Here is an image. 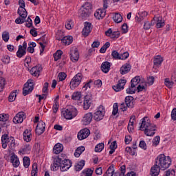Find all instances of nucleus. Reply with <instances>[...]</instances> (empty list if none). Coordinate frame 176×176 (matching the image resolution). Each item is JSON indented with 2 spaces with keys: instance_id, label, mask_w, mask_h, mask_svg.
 <instances>
[{
  "instance_id": "obj_1",
  "label": "nucleus",
  "mask_w": 176,
  "mask_h": 176,
  "mask_svg": "<svg viewBox=\"0 0 176 176\" xmlns=\"http://www.w3.org/2000/svg\"><path fill=\"white\" fill-rule=\"evenodd\" d=\"M140 130L144 131V134L147 137H153L155 134V131H156V125L151 122L148 117H144L142 119Z\"/></svg>"
},
{
  "instance_id": "obj_2",
  "label": "nucleus",
  "mask_w": 176,
  "mask_h": 176,
  "mask_svg": "<svg viewBox=\"0 0 176 176\" xmlns=\"http://www.w3.org/2000/svg\"><path fill=\"white\" fill-rule=\"evenodd\" d=\"M155 163L161 168L162 171H164L171 166V157L166 156L164 154H160L155 158Z\"/></svg>"
},
{
  "instance_id": "obj_3",
  "label": "nucleus",
  "mask_w": 176,
  "mask_h": 176,
  "mask_svg": "<svg viewBox=\"0 0 176 176\" xmlns=\"http://www.w3.org/2000/svg\"><path fill=\"white\" fill-rule=\"evenodd\" d=\"M62 115L68 120L74 119L78 115V110L73 106H69L67 109L62 111Z\"/></svg>"
},
{
  "instance_id": "obj_4",
  "label": "nucleus",
  "mask_w": 176,
  "mask_h": 176,
  "mask_svg": "<svg viewBox=\"0 0 176 176\" xmlns=\"http://www.w3.org/2000/svg\"><path fill=\"white\" fill-rule=\"evenodd\" d=\"M91 11V4L90 3H85L78 10V14L82 20H86L90 16Z\"/></svg>"
},
{
  "instance_id": "obj_5",
  "label": "nucleus",
  "mask_w": 176,
  "mask_h": 176,
  "mask_svg": "<svg viewBox=\"0 0 176 176\" xmlns=\"http://www.w3.org/2000/svg\"><path fill=\"white\" fill-rule=\"evenodd\" d=\"M82 79H83V75L81 73H78L76 76L70 81V89L71 90H74L76 89L80 82H82Z\"/></svg>"
},
{
  "instance_id": "obj_6",
  "label": "nucleus",
  "mask_w": 176,
  "mask_h": 176,
  "mask_svg": "<svg viewBox=\"0 0 176 176\" xmlns=\"http://www.w3.org/2000/svg\"><path fill=\"white\" fill-rule=\"evenodd\" d=\"M34 86L35 83H34V80L29 79L23 88V96H28V94H30V93L34 90Z\"/></svg>"
},
{
  "instance_id": "obj_7",
  "label": "nucleus",
  "mask_w": 176,
  "mask_h": 176,
  "mask_svg": "<svg viewBox=\"0 0 176 176\" xmlns=\"http://www.w3.org/2000/svg\"><path fill=\"white\" fill-rule=\"evenodd\" d=\"M105 116V108L104 106L100 105L99 108H98L97 111L94 113V118L96 122H100V120H102L104 117Z\"/></svg>"
},
{
  "instance_id": "obj_8",
  "label": "nucleus",
  "mask_w": 176,
  "mask_h": 176,
  "mask_svg": "<svg viewBox=\"0 0 176 176\" xmlns=\"http://www.w3.org/2000/svg\"><path fill=\"white\" fill-rule=\"evenodd\" d=\"M69 56L71 61L76 63L79 60V51L76 47H72L70 48Z\"/></svg>"
},
{
  "instance_id": "obj_9",
  "label": "nucleus",
  "mask_w": 176,
  "mask_h": 176,
  "mask_svg": "<svg viewBox=\"0 0 176 176\" xmlns=\"http://www.w3.org/2000/svg\"><path fill=\"white\" fill-rule=\"evenodd\" d=\"M89 135H90V130L85 128L78 132L77 137L80 141H82V140L87 138Z\"/></svg>"
},
{
  "instance_id": "obj_10",
  "label": "nucleus",
  "mask_w": 176,
  "mask_h": 176,
  "mask_svg": "<svg viewBox=\"0 0 176 176\" xmlns=\"http://www.w3.org/2000/svg\"><path fill=\"white\" fill-rule=\"evenodd\" d=\"M46 129V124L43 121H39L36 127V134L41 135L45 133Z\"/></svg>"
},
{
  "instance_id": "obj_11",
  "label": "nucleus",
  "mask_w": 176,
  "mask_h": 176,
  "mask_svg": "<svg viewBox=\"0 0 176 176\" xmlns=\"http://www.w3.org/2000/svg\"><path fill=\"white\" fill-rule=\"evenodd\" d=\"M41 71H42V66L38 65L32 67V69L30 70V74L32 76L38 78L39 75H41Z\"/></svg>"
},
{
  "instance_id": "obj_12",
  "label": "nucleus",
  "mask_w": 176,
  "mask_h": 176,
  "mask_svg": "<svg viewBox=\"0 0 176 176\" xmlns=\"http://www.w3.org/2000/svg\"><path fill=\"white\" fill-rule=\"evenodd\" d=\"M127 82V80H119L117 85H113L112 87L113 90H115L116 92L121 91V90H123L124 89V86L126 85V83Z\"/></svg>"
},
{
  "instance_id": "obj_13",
  "label": "nucleus",
  "mask_w": 176,
  "mask_h": 176,
  "mask_svg": "<svg viewBox=\"0 0 176 176\" xmlns=\"http://www.w3.org/2000/svg\"><path fill=\"white\" fill-rule=\"evenodd\" d=\"M93 98L90 95H86L84 98L83 108L85 111H87L91 105Z\"/></svg>"
},
{
  "instance_id": "obj_14",
  "label": "nucleus",
  "mask_w": 176,
  "mask_h": 176,
  "mask_svg": "<svg viewBox=\"0 0 176 176\" xmlns=\"http://www.w3.org/2000/svg\"><path fill=\"white\" fill-rule=\"evenodd\" d=\"M24 118H25V113L21 111L19 112L13 118V122L15 124L17 123H23L24 120Z\"/></svg>"
},
{
  "instance_id": "obj_15",
  "label": "nucleus",
  "mask_w": 176,
  "mask_h": 176,
  "mask_svg": "<svg viewBox=\"0 0 176 176\" xmlns=\"http://www.w3.org/2000/svg\"><path fill=\"white\" fill-rule=\"evenodd\" d=\"M63 159L60 158L59 157H56L54 158V162L52 165V167L53 168V171H57L58 168H61V164H62Z\"/></svg>"
},
{
  "instance_id": "obj_16",
  "label": "nucleus",
  "mask_w": 176,
  "mask_h": 176,
  "mask_svg": "<svg viewBox=\"0 0 176 176\" xmlns=\"http://www.w3.org/2000/svg\"><path fill=\"white\" fill-rule=\"evenodd\" d=\"M90 32H91V23L85 22L84 23V28L82 29V34L84 36H89Z\"/></svg>"
},
{
  "instance_id": "obj_17",
  "label": "nucleus",
  "mask_w": 176,
  "mask_h": 176,
  "mask_svg": "<svg viewBox=\"0 0 176 176\" xmlns=\"http://www.w3.org/2000/svg\"><path fill=\"white\" fill-rule=\"evenodd\" d=\"M160 170H162V168L158 166L157 164L155 163L150 170V175L159 176V174H160Z\"/></svg>"
},
{
  "instance_id": "obj_18",
  "label": "nucleus",
  "mask_w": 176,
  "mask_h": 176,
  "mask_svg": "<svg viewBox=\"0 0 176 176\" xmlns=\"http://www.w3.org/2000/svg\"><path fill=\"white\" fill-rule=\"evenodd\" d=\"M91 120H93V113H87L83 116L82 122L83 124L87 126V124H90V123H91Z\"/></svg>"
},
{
  "instance_id": "obj_19",
  "label": "nucleus",
  "mask_w": 176,
  "mask_h": 176,
  "mask_svg": "<svg viewBox=\"0 0 176 176\" xmlns=\"http://www.w3.org/2000/svg\"><path fill=\"white\" fill-rule=\"evenodd\" d=\"M56 39L58 41H62L63 45H65L67 46H68V45H71V43H72V42H74V37H72V36H66L65 37H63V38H58L56 37Z\"/></svg>"
},
{
  "instance_id": "obj_20",
  "label": "nucleus",
  "mask_w": 176,
  "mask_h": 176,
  "mask_svg": "<svg viewBox=\"0 0 176 176\" xmlns=\"http://www.w3.org/2000/svg\"><path fill=\"white\" fill-rule=\"evenodd\" d=\"M71 166H72V163L71 162V160H62L60 170L61 171H67V170H69L71 168Z\"/></svg>"
},
{
  "instance_id": "obj_21",
  "label": "nucleus",
  "mask_w": 176,
  "mask_h": 176,
  "mask_svg": "<svg viewBox=\"0 0 176 176\" xmlns=\"http://www.w3.org/2000/svg\"><path fill=\"white\" fill-rule=\"evenodd\" d=\"M131 69V65L126 63L120 67V72L121 75H126L129 74Z\"/></svg>"
},
{
  "instance_id": "obj_22",
  "label": "nucleus",
  "mask_w": 176,
  "mask_h": 176,
  "mask_svg": "<svg viewBox=\"0 0 176 176\" xmlns=\"http://www.w3.org/2000/svg\"><path fill=\"white\" fill-rule=\"evenodd\" d=\"M146 16H148V12L146 11L139 12L138 14L135 16V20L137 23H141Z\"/></svg>"
},
{
  "instance_id": "obj_23",
  "label": "nucleus",
  "mask_w": 176,
  "mask_h": 176,
  "mask_svg": "<svg viewBox=\"0 0 176 176\" xmlns=\"http://www.w3.org/2000/svg\"><path fill=\"white\" fill-rule=\"evenodd\" d=\"M10 138H9L8 134H4L1 137V144H2V148L3 149H6L8 148V145L9 144V140Z\"/></svg>"
},
{
  "instance_id": "obj_24",
  "label": "nucleus",
  "mask_w": 176,
  "mask_h": 176,
  "mask_svg": "<svg viewBox=\"0 0 176 176\" xmlns=\"http://www.w3.org/2000/svg\"><path fill=\"white\" fill-rule=\"evenodd\" d=\"M124 102L129 108H134V98L133 96H126L124 99Z\"/></svg>"
},
{
  "instance_id": "obj_25",
  "label": "nucleus",
  "mask_w": 176,
  "mask_h": 176,
  "mask_svg": "<svg viewBox=\"0 0 176 176\" xmlns=\"http://www.w3.org/2000/svg\"><path fill=\"white\" fill-rule=\"evenodd\" d=\"M106 13H107L106 10L98 9L95 12L94 16L96 19H98V20H100V19H103L105 17Z\"/></svg>"
},
{
  "instance_id": "obj_26",
  "label": "nucleus",
  "mask_w": 176,
  "mask_h": 176,
  "mask_svg": "<svg viewBox=\"0 0 176 176\" xmlns=\"http://www.w3.org/2000/svg\"><path fill=\"white\" fill-rule=\"evenodd\" d=\"M101 69L104 74H108L109 69H111V63L105 61L101 65Z\"/></svg>"
},
{
  "instance_id": "obj_27",
  "label": "nucleus",
  "mask_w": 176,
  "mask_h": 176,
  "mask_svg": "<svg viewBox=\"0 0 176 176\" xmlns=\"http://www.w3.org/2000/svg\"><path fill=\"white\" fill-rule=\"evenodd\" d=\"M9 119V116L8 114H0V122H3V124H0V129L2 127H6V122Z\"/></svg>"
},
{
  "instance_id": "obj_28",
  "label": "nucleus",
  "mask_w": 176,
  "mask_h": 176,
  "mask_svg": "<svg viewBox=\"0 0 176 176\" xmlns=\"http://www.w3.org/2000/svg\"><path fill=\"white\" fill-rule=\"evenodd\" d=\"M64 149V147L62 144L58 143L53 148V152L55 155H58L61 153Z\"/></svg>"
},
{
  "instance_id": "obj_29",
  "label": "nucleus",
  "mask_w": 176,
  "mask_h": 176,
  "mask_svg": "<svg viewBox=\"0 0 176 176\" xmlns=\"http://www.w3.org/2000/svg\"><path fill=\"white\" fill-rule=\"evenodd\" d=\"M11 163H12L13 167L17 168L20 166V160L16 155H12L10 157Z\"/></svg>"
},
{
  "instance_id": "obj_30",
  "label": "nucleus",
  "mask_w": 176,
  "mask_h": 176,
  "mask_svg": "<svg viewBox=\"0 0 176 176\" xmlns=\"http://www.w3.org/2000/svg\"><path fill=\"white\" fill-rule=\"evenodd\" d=\"M32 137V133H31V130L26 129L23 132V140L26 142H30Z\"/></svg>"
},
{
  "instance_id": "obj_31",
  "label": "nucleus",
  "mask_w": 176,
  "mask_h": 176,
  "mask_svg": "<svg viewBox=\"0 0 176 176\" xmlns=\"http://www.w3.org/2000/svg\"><path fill=\"white\" fill-rule=\"evenodd\" d=\"M25 54H27V50L23 49V47H21V45H19L18 51L16 52V56L19 58H21V57H23V56H25Z\"/></svg>"
},
{
  "instance_id": "obj_32",
  "label": "nucleus",
  "mask_w": 176,
  "mask_h": 176,
  "mask_svg": "<svg viewBox=\"0 0 176 176\" xmlns=\"http://www.w3.org/2000/svg\"><path fill=\"white\" fill-rule=\"evenodd\" d=\"M85 164H86V161L82 160L80 162H78L77 164L75 165V170L76 171H80L85 167Z\"/></svg>"
},
{
  "instance_id": "obj_33",
  "label": "nucleus",
  "mask_w": 176,
  "mask_h": 176,
  "mask_svg": "<svg viewBox=\"0 0 176 176\" xmlns=\"http://www.w3.org/2000/svg\"><path fill=\"white\" fill-rule=\"evenodd\" d=\"M17 12L21 19H27V16H28V13L27 12V10H25V8H19Z\"/></svg>"
},
{
  "instance_id": "obj_34",
  "label": "nucleus",
  "mask_w": 176,
  "mask_h": 176,
  "mask_svg": "<svg viewBox=\"0 0 176 176\" xmlns=\"http://www.w3.org/2000/svg\"><path fill=\"white\" fill-rule=\"evenodd\" d=\"M163 63V58L161 56L158 55L154 58L153 64L156 67H160Z\"/></svg>"
},
{
  "instance_id": "obj_35",
  "label": "nucleus",
  "mask_w": 176,
  "mask_h": 176,
  "mask_svg": "<svg viewBox=\"0 0 176 176\" xmlns=\"http://www.w3.org/2000/svg\"><path fill=\"white\" fill-rule=\"evenodd\" d=\"M17 94H19V91H17V89L11 92L8 97V101L10 102H13V101H14V100H16V97H17Z\"/></svg>"
},
{
  "instance_id": "obj_36",
  "label": "nucleus",
  "mask_w": 176,
  "mask_h": 176,
  "mask_svg": "<svg viewBox=\"0 0 176 176\" xmlns=\"http://www.w3.org/2000/svg\"><path fill=\"white\" fill-rule=\"evenodd\" d=\"M83 152H85V146H79L76 149V151L74 153V156L76 157H79L80 155L83 153Z\"/></svg>"
},
{
  "instance_id": "obj_37",
  "label": "nucleus",
  "mask_w": 176,
  "mask_h": 176,
  "mask_svg": "<svg viewBox=\"0 0 176 176\" xmlns=\"http://www.w3.org/2000/svg\"><path fill=\"white\" fill-rule=\"evenodd\" d=\"M140 82H141V78L140 76H135L131 80V85L132 87H135V86H137Z\"/></svg>"
},
{
  "instance_id": "obj_38",
  "label": "nucleus",
  "mask_w": 176,
  "mask_h": 176,
  "mask_svg": "<svg viewBox=\"0 0 176 176\" xmlns=\"http://www.w3.org/2000/svg\"><path fill=\"white\" fill-rule=\"evenodd\" d=\"M8 146L11 150H12L14 148V146H16V140H14V138L10 137Z\"/></svg>"
},
{
  "instance_id": "obj_39",
  "label": "nucleus",
  "mask_w": 176,
  "mask_h": 176,
  "mask_svg": "<svg viewBox=\"0 0 176 176\" xmlns=\"http://www.w3.org/2000/svg\"><path fill=\"white\" fill-rule=\"evenodd\" d=\"M82 98V94L80 92H74L72 96V99L75 101H80Z\"/></svg>"
},
{
  "instance_id": "obj_40",
  "label": "nucleus",
  "mask_w": 176,
  "mask_h": 176,
  "mask_svg": "<svg viewBox=\"0 0 176 176\" xmlns=\"http://www.w3.org/2000/svg\"><path fill=\"white\" fill-rule=\"evenodd\" d=\"M5 86H6V80L3 77H0V93L3 91Z\"/></svg>"
},
{
  "instance_id": "obj_41",
  "label": "nucleus",
  "mask_w": 176,
  "mask_h": 176,
  "mask_svg": "<svg viewBox=\"0 0 176 176\" xmlns=\"http://www.w3.org/2000/svg\"><path fill=\"white\" fill-rule=\"evenodd\" d=\"M31 175L32 176H38V164H36V163L33 164Z\"/></svg>"
},
{
  "instance_id": "obj_42",
  "label": "nucleus",
  "mask_w": 176,
  "mask_h": 176,
  "mask_svg": "<svg viewBox=\"0 0 176 176\" xmlns=\"http://www.w3.org/2000/svg\"><path fill=\"white\" fill-rule=\"evenodd\" d=\"M61 56H63V51L58 50L56 53L54 54V61H58L60 58H61Z\"/></svg>"
},
{
  "instance_id": "obj_43",
  "label": "nucleus",
  "mask_w": 176,
  "mask_h": 176,
  "mask_svg": "<svg viewBox=\"0 0 176 176\" xmlns=\"http://www.w3.org/2000/svg\"><path fill=\"white\" fill-rule=\"evenodd\" d=\"M31 151V145L26 144L24 147L20 151L21 153L23 155H25V153H28Z\"/></svg>"
},
{
  "instance_id": "obj_44",
  "label": "nucleus",
  "mask_w": 176,
  "mask_h": 176,
  "mask_svg": "<svg viewBox=\"0 0 176 176\" xmlns=\"http://www.w3.org/2000/svg\"><path fill=\"white\" fill-rule=\"evenodd\" d=\"M113 19L115 23H122V21L123 20V17H122V15L118 13L116 14Z\"/></svg>"
},
{
  "instance_id": "obj_45",
  "label": "nucleus",
  "mask_w": 176,
  "mask_h": 176,
  "mask_svg": "<svg viewBox=\"0 0 176 176\" xmlns=\"http://www.w3.org/2000/svg\"><path fill=\"white\" fill-rule=\"evenodd\" d=\"M104 143H99L95 146V152H102L104 149Z\"/></svg>"
},
{
  "instance_id": "obj_46",
  "label": "nucleus",
  "mask_w": 176,
  "mask_h": 176,
  "mask_svg": "<svg viewBox=\"0 0 176 176\" xmlns=\"http://www.w3.org/2000/svg\"><path fill=\"white\" fill-rule=\"evenodd\" d=\"M118 112H119V104L118 103H114L113 106L112 115L115 116L118 114Z\"/></svg>"
},
{
  "instance_id": "obj_47",
  "label": "nucleus",
  "mask_w": 176,
  "mask_h": 176,
  "mask_svg": "<svg viewBox=\"0 0 176 176\" xmlns=\"http://www.w3.org/2000/svg\"><path fill=\"white\" fill-rule=\"evenodd\" d=\"M23 160L24 167L25 168H28L30 167V157H24Z\"/></svg>"
},
{
  "instance_id": "obj_48",
  "label": "nucleus",
  "mask_w": 176,
  "mask_h": 176,
  "mask_svg": "<svg viewBox=\"0 0 176 176\" xmlns=\"http://www.w3.org/2000/svg\"><path fill=\"white\" fill-rule=\"evenodd\" d=\"M93 170L90 168H87L82 170V174H84L85 176H93Z\"/></svg>"
},
{
  "instance_id": "obj_49",
  "label": "nucleus",
  "mask_w": 176,
  "mask_h": 176,
  "mask_svg": "<svg viewBox=\"0 0 176 176\" xmlns=\"http://www.w3.org/2000/svg\"><path fill=\"white\" fill-rule=\"evenodd\" d=\"M153 146H157L160 144V136H155L152 141Z\"/></svg>"
},
{
  "instance_id": "obj_50",
  "label": "nucleus",
  "mask_w": 176,
  "mask_h": 176,
  "mask_svg": "<svg viewBox=\"0 0 176 176\" xmlns=\"http://www.w3.org/2000/svg\"><path fill=\"white\" fill-rule=\"evenodd\" d=\"M111 56L114 60H120V54L116 50H113L111 53Z\"/></svg>"
},
{
  "instance_id": "obj_51",
  "label": "nucleus",
  "mask_w": 176,
  "mask_h": 176,
  "mask_svg": "<svg viewBox=\"0 0 176 176\" xmlns=\"http://www.w3.org/2000/svg\"><path fill=\"white\" fill-rule=\"evenodd\" d=\"M164 83L166 87H168V89H171V87H173V85H174V82L170 81V78H166Z\"/></svg>"
},
{
  "instance_id": "obj_52",
  "label": "nucleus",
  "mask_w": 176,
  "mask_h": 176,
  "mask_svg": "<svg viewBox=\"0 0 176 176\" xmlns=\"http://www.w3.org/2000/svg\"><path fill=\"white\" fill-rule=\"evenodd\" d=\"M119 36H120V32L119 31H115L112 32L110 38H111V39H118Z\"/></svg>"
},
{
  "instance_id": "obj_53",
  "label": "nucleus",
  "mask_w": 176,
  "mask_h": 176,
  "mask_svg": "<svg viewBox=\"0 0 176 176\" xmlns=\"http://www.w3.org/2000/svg\"><path fill=\"white\" fill-rule=\"evenodd\" d=\"M9 33L8 32H3L2 34V39L4 41V42H8L9 41Z\"/></svg>"
},
{
  "instance_id": "obj_54",
  "label": "nucleus",
  "mask_w": 176,
  "mask_h": 176,
  "mask_svg": "<svg viewBox=\"0 0 176 176\" xmlns=\"http://www.w3.org/2000/svg\"><path fill=\"white\" fill-rule=\"evenodd\" d=\"M93 83V80H89L88 82L85 83L82 86V89L87 90V89H91V84Z\"/></svg>"
},
{
  "instance_id": "obj_55",
  "label": "nucleus",
  "mask_w": 176,
  "mask_h": 176,
  "mask_svg": "<svg viewBox=\"0 0 176 176\" xmlns=\"http://www.w3.org/2000/svg\"><path fill=\"white\" fill-rule=\"evenodd\" d=\"M156 27L157 28H162V27H164V21H162V18L158 19Z\"/></svg>"
},
{
  "instance_id": "obj_56",
  "label": "nucleus",
  "mask_w": 176,
  "mask_h": 176,
  "mask_svg": "<svg viewBox=\"0 0 176 176\" xmlns=\"http://www.w3.org/2000/svg\"><path fill=\"white\" fill-rule=\"evenodd\" d=\"M58 77L59 78V80L60 82H63V80H65L67 78V74L64 72H60L58 74Z\"/></svg>"
},
{
  "instance_id": "obj_57",
  "label": "nucleus",
  "mask_w": 176,
  "mask_h": 176,
  "mask_svg": "<svg viewBox=\"0 0 176 176\" xmlns=\"http://www.w3.org/2000/svg\"><path fill=\"white\" fill-rule=\"evenodd\" d=\"M127 94H134L135 93V87H133V85H131L128 89H126Z\"/></svg>"
},
{
  "instance_id": "obj_58",
  "label": "nucleus",
  "mask_w": 176,
  "mask_h": 176,
  "mask_svg": "<svg viewBox=\"0 0 176 176\" xmlns=\"http://www.w3.org/2000/svg\"><path fill=\"white\" fill-rule=\"evenodd\" d=\"M3 64L8 65L10 63V56L8 55H5L2 59Z\"/></svg>"
},
{
  "instance_id": "obj_59",
  "label": "nucleus",
  "mask_w": 176,
  "mask_h": 176,
  "mask_svg": "<svg viewBox=\"0 0 176 176\" xmlns=\"http://www.w3.org/2000/svg\"><path fill=\"white\" fill-rule=\"evenodd\" d=\"M139 146H140V148H141L142 149H144V151H146V149H147L146 143L145 141H144V140H141V141L140 142Z\"/></svg>"
},
{
  "instance_id": "obj_60",
  "label": "nucleus",
  "mask_w": 176,
  "mask_h": 176,
  "mask_svg": "<svg viewBox=\"0 0 176 176\" xmlns=\"http://www.w3.org/2000/svg\"><path fill=\"white\" fill-rule=\"evenodd\" d=\"M65 25L67 30H72V27H74V25L72 24V20L67 21Z\"/></svg>"
},
{
  "instance_id": "obj_61",
  "label": "nucleus",
  "mask_w": 176,
  "mask_h": 176,
  "mask_svg": "<svg viewBox=\"0 0 176 176\" xmlns=\"http://www.w3.org/2000/svg\"><path fill=\"white\" fill-rule=\"evenodd\" d=\"M127 108H129V106L126 104V102H122L120 104V109L124 112L125 111H127Z\"/></svg>"
},
{
  "instance_id": "obj_62",
  "label": "nucleus",
  "mask_w": 176,
  "mask_h": 176,
  "mask_svg": "<svg viewBox=\"0 0 176 176\" xmlns=\"http://www.w3.org/2000/svg\"><path fill=\"white\" fill-rule=\"evenodd\" d=\"M165 176H175V170L173 169L166 170Z\"/></svg>"
},
{
  "instance_id": "obj_63",
  "label": "nucleus",
  "mask_w": 176,
  "mask_h": 176,
  "mask_svg": "<svg viewBox=\"0 0 176 176\" xmlns=\"http://www.w3.org/2000/svg\"><path fill=\"white\" fill-rule=\"evenodd\" d=\"M129 56H130V54L129 52H126L123 54H120V60H126V58H129Z\"/></svg>"
},
{
  "instance_id": "obj_64",
  "label": "nucleus",
  "mask_w": 176,
  "mask_h": 176,
  "mask_svg": "<svg viewBox=\"0 0 176 176\" xmlns=\"http://www.w3.org/2000/svg\"><path fill=\"white\" fill-rule=\"evenodd\" d=\"M171 118L173 120H176V108H174L171 112Z\"/></svg>"
}]
</instances>
